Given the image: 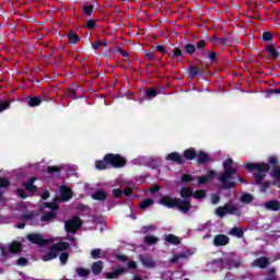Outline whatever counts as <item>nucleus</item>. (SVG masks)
Instances as JSON below:
<instances>
[{"label": "nucleus", "instance_id": "1", "mask_svg": "<svg viewBox=\"0 0 280 280\" xmlns=\"http://www.w3.org/2000/svg\"><path fill=\"white\" fill-rule=\"evenodd\" d=\"M246 170L254 173L256 184L259 185L260 191H266V189L270 188V185H276V187L280 188V166L276 167L272 173L271 177L273 182L266 180L268 176V172L270 171V165L267 163H250L247 162L245 164Z\"/></svg>", "mask_w": 280, "mask_h": 280}, {"label": "nucleus", "instance_id": "2", "mask_svg": "<svg viewBox=\"0 0 280 280\" xmlns=\"http://www.w3.org/2000/svg\"><path fill=\"white\" fill-rule=\"evenodd\" d=\"M224 172L219 176V180L225 189L230 187H235V182H233V176H235L236 171L233 168V160L228 159L223 162Z\"/></svg>", "mask_w": 280, "mask_h": 280}, {"label": "nucleus", "instance_id": "3", "mask_svg": "<svg viewBox=\"0 0 280 280\" xmlns=\"http://www.w3.org/2000/svg\"><path fill=\"white\" fill-rule=\"evenodd\" d=\"M108 165L113 167H124L126 165V159L120 155L107 154L103 161H96V170H107Z\"/></svg>", "mask_w": 280, "mask_h": 280}, {"label": "nucleus", "instance_id": "4", "mask_svg": "<svg viewBox=\"0 0 280 280\" xmlns=\"http://www.w3.org/2000/svg\"><path fill=\"white\" fill-rule=\"evenodd\" d=\"M160 205H163V207H168V209H172L174 207H177L179 211L183 213H187L191 209V203L187 200H180L172 197H162L160 199Z\"/></svg>", "mask_w": 280, "mask_h": 280}, {"label": "nucleus", "instance_id": "5", "mask_svg": "<svg viewBox=\"0 0 280 280\" xmlns=\"http://www.w3.org/2000/svg\"><path fill=\"white\" fill-rule=\"evenodd\" d=\"M213 176H215V172L210 171L207 175L201 177H192L191 175L184 174L182 176L183 183H191V185H205L207 183H211L213 180Z\"/></svg>", "mask_w": 280, "mask_h": 280}, {"label": "nucleus", "instance_id": "6", "mask_svg": "<svg viewBox=\"0 0 280 280\" xmlns=\"http://www.w3.org/2000/svg\"><path fill=\"white\" fill-rule=\"evenodd\" d=\"M67 248H69V243L67 242H61L52 245L50 253L43 256V261H51V259H56V257H58L57 253L60 250H67Z\"/></svg>", "mask_w": 280, "mask_h": 280}, {"label": "nucleus", "instance_id": "7", "mask_svg": "<svg viewBox=\"0 0 280 280\" xmlns=\"http://www.w3.org/2000/svg\"><path fill=\"white\" fill-rule=\"evenodd\" d=\"M215 213L217 215H219V218H224L226 213H231L232 215H241L242 211L240 210V208H237V206L225 205L224 207L218 208Z\"/></svg>", "mask_w": 280, "mask_h": 280}, {"label": "nucleus", "instance_id": "8", "mask_svg": "<svg viewBox=\"0 0 280 280\" xmlns=\"http://www.w3.org/2000/svg\"><path fill=\"white\" fill-rule=\"evenodd\" d=\"M67 233H77L82 226V221L80 218L74 217L71 220H68L65 224Z\"/></svg>", "mask_w": 280, "mask_h": 280}, {"label": "nucleus", "instance_id": "9", "mask_svg": "<svg viewBox=\"0 0 280 280\" xmlns=\"http://www.w3.org/2000/svg\"><path fill=\"white\" fill-rule=\"evenodd\" d=\"M0 250L2 257H8L10 253H19V250H21V243L13 242L12 244L9 245H2L0 246Z\"/></svg>", "mask_w": 280, "mask_h": 280}, {"label": "nucleus", "instance_id": "10", "mask_svg": "<svg viewBox=\"0 0 280 280\" xmlns=\"http://www.w3.org/2000/svg\"><path fill=\"white\" fill-rule=\"evenodd\" d=\"M59 191H60V200L62 202H67L71 200V198H73V192L71 191V188L61 186Z\"/></svg>", "mask_w": 280, "mask_h": 280}, {"label": "nucleus", "instance_id": "11", "mask_svg": "<svg viewBox=\"0 0 280 280\" xmlns=\"http://www.w3.org/2000/svg\"><path fill=\"white\" fill-rule=\"evenodd\" d=\"M26 240H28V242H32V244H47V241L43 238V235L40 234H28L26 236Z\"/></svg>", "mask_w": 280, "mask_h": 280}, {"label": "nucleus", "instance_id": "12", "mask_svg": "<svg viewBox=\"0 0 280 280\" xmlns=\"http://www.w3.org/2000/svg\"><path fill=\"white\" fill-rule=\"evenodd\" d=\"M229 242H230L229 236H226L224 234L217 235L213 240L214 246H226V244H229Z\"/></svg>", "mask_w": 280, "mask_h": 280}, {"label": "nucleus", "instance_id": "13", "mask_svg": "<svg viewBox=\"0 0 280 280\" xmlns=\"http://www.w3.org/2000/svg\"><path fill=\"white\" fill-rule=\"evenodd\" d=\"M124 272H126V268H118L112 272L105 273V277H106V279H118V277H121V275H124Z\"/></svg>", "mask_w": 280, "mask_h": 280}, {"label": "nucleus", "instance_id": "14", "mask_svg": "<svg viewBox=\"0 0 280 280\" xmlns=\"http://www.w3.org/2000/svg\"><path fill=\"white\" fill-rule=\"evenodd\" d=\"M266 51L269 58H279V48H277V46L270 44L266 46Z\"/></svg>", "mask_w": 280, "mask_h": 280}, {"label": "nucleus", "instance_id": "15", "mask_svg": "<svg viewBox=\"0 0 280 280\" xmlns=\"http://www.w3.org/2000/svg\"><path fill=\"white\" fill-rule=\"evenodd\" d=\"M269 261L266 257H260L258 259H255L252 264L254 268H266L268 266Z\"/></svg>", "mask_w": 280, "mask_h": 280}, {"label": "nucleus", "instance_id": "16", "mask_svg": "<svg viewBox=\"0 0 280 280\" xmlns=\"http://www.w3.org/2000/svg\"><path fill=\"white\" fill-rule=\"evenodd\" d=\"M266 209H269L271 211H279L280 209V202L279 200H270L265 203Z\"/></svg>", "mask_w": 280, "mask_h": 280}, {"label": "nucleus", "instance_id": "17", "mask_svg": "<svg viewBox=\"0 0 280 280\" xmlns=\"http://www.w3.org/2000/svg\"><path fill=\"white\" fill-rule=\"evenodd\" d=\"M166 161H174L175 163H183V156H180V154H178V152H174V153H170L166 156Z\"/></svg>", "mask_w": 280, "mask_h": 280}, {"label": "nucleus", "instance_id": "18", "mask_svg": "<svg viewBox=\"0 0 280 280\" xmlns=\"http://www.w3.org/2000/svg\"><path fill=\"white\" fill-rule=\"evenodd\" d=\"M36 180V178L32 177L28 183H26L24 185L26 191H28L30 194H34V191H36V187L34 186V182Z\"/></svg>", "mask_w": 280, "mask_h": 280}, {"label": "nucleus", "instance_id": "19", "mask_svg": "<svg viewBox=\"0 0 280 280\" xmlns=\"http://www.w3.org/2000/svg\"><path fill=\"white\" fill-rule=\"evenodd\" d=\"M56 220V212L50 211L42 217V222H54Z\"/></svg>", "mask_w": 280, "mask_h": 280}, {"label": "nucleus", "instance_id": "20", "mask_svg": "<svg viewBox=\"0 0 280 280\" xmlns=\"http://www.w3.org/2000/svg\"><path fill=\"white\" fill-rule=\"evenodd\" d=\"M141 262L143 266H145V268H154L155 266L154 259L150 257H141Z\"/></svg>", "mask_w": 280, "mask_h": 280}, {"label": "nucleus", "instance_id": "21", "mask_svg": "<svg viewBox=\"0 0 280 280\" xmlns=\"http://www.w3.org/2000/svg\"><path fill=\"white\" fill-rule=\"evenodd\" d=\"M103 269H104V265L102 264V261H96L92 266V272L94 275H100V272H102Z\"/></svg>", "mask_w": 280, "mask_h": 280}, {"label": "nucleus", "instance_id": "22", "mask_svg": "<svg viewBox=\"0 0 280 280\" xmlns=\"http://www.w3.org/2000/svg\"><path fill=\"white\" fill-rule=\"evenodd\" d=\"M196 156L198 163H207L209 161V155L205 152H198Z\"/></svg>", "mask_w": 280, "mask_h": 280}, {"label": "nucleus", "instance_id": "23", "mask_svg": "<svg viewBox=\"0 0 280 280\" xmlns=\"http://www.w3.org/2000/svg\"><path fill=\"white\" fill-rule=\"evenodd\" d=\"M196 151L194 149H187L185 152H184V156L185 159H188V161H192V159H196Z\"/></svg>", "mask_w": 280, "mask_h": 280}, {"label": "nucleus", "instance_id": "24", "mask_svg": "<svg viewBox=\"0 0 280 280\" xmlns=\"http://www.w3.org/2000/svg\"><path fill=\"white\" fill-rule=\"evenodd\" d=\"M92 198L94 200H106V194L102 190H96L93 195Z\"/></svg>", "mask_w": 280, "mask_h": 280}, {"label": "nucleus", "instance_id": "25", "mask_svg": "<svg viewBox=\"0 0 280 280\" xmlns=\"http://www.w3.org/2000/svg\"><path fill=\"white\" fill-rule=\"evenodd\" d=\"M40 102H43V100H40V97H32V98L27 100V104L31 107L40 106Z\"/></svg>", "mask_w": 280, "mask_h": 280}, {"label": "nucleus", "instance_id": "26", "mask_svg": "<svg viewBox=\"0 0 280 280\" xmlns=\"http://www.w3.org/2000/svg\"><path fill=\"white\" fill-rule=\"evenodd\" d=\"M180 196H182V198H189V196H194V190H191L188 187H184L180 190Z\"/></svg>", "mask_w": 280, "mask_h": 280}, {"label": "nucleus", "instance_id": "27", "mask_svg": "<svg viewBox=\"0 0 280 280\" xmlns=\"http://www.w3.org/2000/svg\"><path fill=\"white\" fill-rule=\"evenodd\" d=\"M159 242V237L156 236H145L144 237V244H148L149 246H152Z\"/></svg>", "mask_w": 280, "mask_h": 280}, {"label": "nucleus", "instance_id": "28", "mask_svg": "<svg viewBox=\"0 0 280 280\" xmlns=\"http://www.w3.org/2000/svg\"><path fill=\"white\" fill-rule=\"evenodd\" d=\"M165 240L170 243V244H180V238L174 236L173 234H168L165 236Z\"/></svg>", "mask_w": 280, "mask_h": 280}, {"label": "nucleus", "instance_id": "29", "mask_svg": "<svg viewBox=\"0 0 280 280\" xmlns=\"http://www.w3.org/2000/svg\"><path fill=\"white\" fill-rule=\"evenodd\" d=\"M230 235H233L234 237H242L244 235V231H242L240 228H233L230 231Z\"/></svg>", "mask_w": 280, "mask_h": 280}, {"label": "nucleus", "instance_id": "30", "mask_svg": "<svg viewBox=\"0 0 280 280\" xmlns=\"http://www.w3.org/2000/svg\"><path fill=\"white\" fill-rule=\"evenodd\" d=\"M241 202H244L245 205H248V202H253V195H250V194H243L241 196Z\"/></svg>", "mask_w": 280, "mask_h": 280}, {"label": "nucleus", "instance_id": "31", "mask_svg": "<svg viewBox=\"0 0 280 280\" xmlns=\"http://www.w3.org/2000/svg\"><path fill=\"white\" fill-rule=\"evenodd\" d=\"M154 205V200L145 199L140 203V209H148V207H152Z\"/></svg>", "mask_w": 280, "mask_h": 280}, {"label": "nucleus", "instance_id": "32", "mask_svg": "<svg viewBox=\"0 0 280 280\" xmlns=\"http://www.w3.org/2000/svg\"><path fill=\"white\" fill-rule=\"evenodd\" d=\"M68 40L69 43H71L72 45H75V43H78V40H80V37H78V35H75V33H70L68 35Z\"/></svg>", "mask_w": 280, "mask_h": 280}, {"label": "nucleus", "instance_id": "33", "mask_svg": "<svg viewBox=\"0 0 280 280\" xmlns=\"http://www.w3.org/2000/svg\"><path fill=\"white\" fill-rule=\"evenodd\" d=\"M91 257L93 259H100L101 257H104V255H102V249H93L91 252Z\"/></svg>", "mask_w": 280, "mask_h": 280}, {"label": "nucleus", "instance_id": "34", "mask_svg": "<svg viewBox=\"0 0 280 280\" xmlns=\"http://www.w3.org/2000/svg\"><path fill=\"white\" fill-rule=\"evenodd\" d=\"M58 202H60V199H55L52 202L47 203V209H51L52 211H56L58 209Z\"/></svg>", "mask_w": 280, "mask_h": 280}, {"label": "nucleus", "instance_id": "35", "mask_svg": "<svg viewBox=\"0 0 280 280\" xmlns=\"http://www.w3.org/2000/svg\"><path fill=\"white\" fill-rule=\"evenodd\" d=\"M100 47H106V40L98 39L95 44L92 45V48L97 50Z\"/></svg>", "mask_w": 280, "mask_h": 280}, {"label": "nucleus", "instance_id": "36", "mask_svg": "<svg viewBox=\"0 0 280 280\" xmlns=\"http://www.w3.org/2000/svg\"><path fill=\"white\" fill-rule=\"evenodd\" d=\"M156 95H159V92L156 90H154V89H150L147 92V97L149 100H153V97H156Z\"/></svg>", "mask_w": 280, "mask_h": 280}, {"label": "nucleus", "instance_id": "37", "mask_svg": "<svg viewBox=\"0 0 280 280\" xmlns=\"http://www.w3.org/2000/svg\"><path fill=\"white\" fill-rule=\"evenodd\" d=\"M10 104H12L11 101L1 102L0 103V113H3V110H8V108H10Z\"/></svg>", "mask_w": 280, "mask_h": 280}, {"label": "nucleus", "instance_id": "38", "mask_svg": "<svg viewBox=\"0 0 280 280\" xmlns=\"http://www.w3.org/2000/svg\"><path fill=\"white\" fill-rule=\"evenodd\" d=\"M192 196L194 198L200 199V198H205L207 194L205 192V190H197L192 192Z\"/></svg>", "mask_w": 280, "mask_h": 280}, {"label": "nucleus", "instance_id": "39", "mask_svg": "<svg viewBox=\"0 0 280 280\" xmlns=\"http://www.w3.org/2000/svg\"><path fill=\"white\" fill-rule=\"evenodd\" d=\"M77 275H79V277H89V270L79 268V269H77Z\"/></svg>", "mask_w": 280, "mask_h": 280}, {"label": "nucleus", "instance_id": "40", "mask_svg": "<svg viewBox=\"0 0 280 280\" xmlns=\"http://www.w3.org/2000/svg\"><path fill=\"white\" fill-rule=\"evenodd\" d=\"M184 257H187V255H185V254L175 255V256L171 259V262H172V264H176V261H178V259H183Z\"/></svg>", "mask_w": 280, "mask_h": 280}, {"label": "nucleus", "instance_id": "41", "mask_svg": "<svg viewBox=\"0 0 280 280\" xmlns=\"http://www.w3.org/2000/svg\"><path fill=\"white\" fill-rule=\"evenodd\" d=\"M185 49H186L187 54H194L196 51V46L188 44V45H186Z\"/></svg>", "mask_w": 280, "mask_h": 280}, {"label": "nucleus", "instance_id": "42", "mask_svg": "<svg viewBox=\"0 0 280 280\" xmlns=\"http://www.w3.org/2000/svg\"><path fill=\"white\" fill-rule=\"evenodd\" d=\"M59 259H60L61 264H67V260L69 259V254L68 253H62L59 256Z\"/></svg>", "mask_w": 280, "mask_h": 280}, {"label": "nucleus", "instance_id": "43", "mask_svg": "<svg viewBox=\"0 0 280 280\" xmlns=\"http://www.w3.org/2000/svg\"><path fill=\"white\" fill-rule=\"evenodd\" d=\"M10 186V180L5 178H0V189L3 187H9Z\"/></svg>", "mask_w": 280, "mask_h": 280}, {"label": "nucleus", "instance_id": "44", "mask_svg": "<svg viewBox=\"0 0 280 280\" xmlns=\"http://www.w3.org/2000/svg\"><path fill=\"white\" fill-rule=\"evenodd\" d=\"M262 39H264V40H272V33H270V32H265V33L262 34Z\"/></svg>", "mask_w": 280, "mask_h": 280}, {"label": "nucleus", "instance_id": "45", "mask_svg": "<svg viewBox=\"0 0 280 280\" xmlns=\"http://www.w3.org/2000/svg\"><path fill=\"white\" fill-rule=\"evenodd\" d=\"M88 30H95V21L94 20H89L86 23Z\"/></svg>", "mask_w": 280, "mask_h": 280}, {"label": "nucleus", "instance_id": "46", "mask_svg": "<svg viewBox=\"0 0 280 280\" xmlns=\"http://www.w3.org/2000/svg\"><path fill=\"white\" fill-rule=\"evenodd\" d=\"M144 58H145V60H154V58H155L154 52H152V51L145 52Z\"/></svg>", "mask_w": 280, "mask_h": 280}, {"label": "nucleus", "instance_id": "47", "mask_svg": "<svg viewBox=\"0 0 280 280\" xmlns=\"http://www.w3.org/2000/svg\"><path fill=\"white\" fill-rule=\"evenodd\" d=\"M54 172H56V174H58V172H60V167H58V166L48 167V174H54Z\"/></svg>", "mask_w": 280, "mask_h": 280}, {"label": "nucleus", "instance_id": "48", "mask_svg": "<svg viewBox=\"0 0 280 280\" xmlns=\"http://www.w3.org/2000/svg\"><path fill=\"white\" fill-rule=\"evenodd\" d=\"M266 280H277V277H275V269L269 270V276Z\"/></svg>", "mask_w": 280, "mask_h": 280}, {"label": "nucleus", "instance_id": "49", "mask_svg": "<svg viewBox=\"0 0 280 280\" xmlns=\"http://www.w3.org/2000/svg\"><path fill=\"white\" fill-rule=\"evenodd\" d=\"M84 14H93V5L83 8Z\"/></svg>", "mask_w": 280, "mask_h": 280}, {"label": "nucleus", "instance_id": "50", "mask_svg": "<svg viewBox=\"0 0 280 280\" xmlns=\"http://www.w3.org/2000/svg\"><path fill=\"white\" fill-rule=\"evenodd\" d=\"M155 230L156 228H154V225H148L142 229V232L148 233L149 231H155Z\"/></svg>", "mask_w": 280, "mask_h": 280}, {"label": "nucleus", "instance_id": "51", "mask_svg": "<svg viewBox=\"0 0 280 280\" xmlns=\"http://www.w3.org/2000/svg\"><path fill=\"white\" fill-rule=\"evenodd\" d=\"M211 202H212V205H218V202H220V196L212 195Z\"/></svg>", "mask_w": 280, "mask_h": 280}, {"label": "nucleus", "instance_id": "52", "mask_svg": "<svg viewBox=\"0 0 280 280\" xmlns=\"http://www.w3.org/2000/svg\"><path fill=\"white\" fill-rule=\"evenodd\" d=\"M18 266H27V259L25 258L18 259Z\"/></svg>", "mask_w": 280, "mask_h": 280}, {"label": "nucleus", "instance_id": "53", "mask_svg": "<svg viewBox=\"0 0 280 280\" xmlns=\"http://www.w3.org/2000/svg\"><path fill=\"white\" fill-rule=\"evenodd\" d=\"M18 196L20 198H27V195L23 191V189H18Z\"/></svg>", "mask_w": 280, "mask_h": 280}, {"label": "nucleus", "instance_id": "54", "mask_svg": "<svg viewBox=\"0 0 280 280\" xmlns=\"http://www.w3.org/2000/svg\"><path fill=\"white\" fill-rule=\"evenodd\" d=\"M173 56L180 57V56H183V51H180L179 48H175V49L173 50Z\"/></svg>", "mask_w": 280, "mask_h": 280}, {"label": "nucleus", "instance_id": "55", "mask_svg": "<svg viewBox=\"0 0 280 280\" xmlns=\"http://www.w3.org/2000/svg\"><path fill=\"white\" fill-rule=\"evenodd\" d=\"M113 195H114V198H119V196H121V190L120 189H114Z\"/></svg>", "mask_w": 280, "mask_h": 280}, {"label": "nucleus", "instance_id": "56", "mask_svg": "<svg viewBox=\"0 0 280 280\" xmlns=\"http://www.w3.org/2000/svg\"><path fill=\"white\" fill-rule=\"evenodd\" d=\"M205 45H207V43L203 39L198 42L197 43V49H202L205 47Z\"/></svg>", "mask_w": 280, "mask_h": 280}, {"label": "nucleus", "instance_id": "57", "mask_svg": "<svg viewBox=\"0 0 280 280\" xmlns=\"http://www.w3.org/2000/svg\"><path fill=\"white\" fill-rule=\"evenodd\" d=\"M156 49H158V51H160V54H165V52H166L165 46H163V45H159V46L156 47Z\"/></svg>", "mask_w": 280, "mask_h": 280}, {"label": "nucleus", "instance_id": "58", "mask_svg": "<svg viewBox=\"0 0 280 280\" xmlns=\"http://www.w3.org/2000/svg\"><path fill=\"white\" fill-rule=\"evenodd\" d=\"M190 75H198V68L196 67L190 68Z\"/></svg>", "mask_w": 280, "mask_h": 280}, {"label": "nucleus", "instance_id": "59", "mask_svg": "<svg viewBox=\"0 0 280 280\" xmlns=\"http://www.w3.org/2000/svg\"><path fill=\"white\" fill-rule=\"evenodd\" d=\"M124 194H125V196H130V194H132V188H130V187L125 188Z\"/></svg>", "mask_w": 280, "mask_h": 280}, {"label": "nucleus", "instance_id": "60", "mask_svg": "<svg viewBox=\"0 0 280 280\" xmlns=\"http://www.w3.org/2000/svg\"><path fill=\"white\" fill-rule=\"evenodd\" d=\"M269 163H270L271 165H277V158H276V156L269 158Z\"/></svg>", "mask_w": 280, "mask_h": 280}, {"label": "nucleus", "instance_id": "61", "mask_svg": "<svg viewBox=\"0 0 280 280\" xmlns=\"http://www.w3.org/2000/svg\"><path fill=\"white\" fill-rule=\"evenodd\" d=\"M150 191H151V194H156V191H159V186H152L150 188Z\"/></svg>", "mask_w": 280, "mask_h": 280}, {"label": "nucleus", "instance_id": "62", "mask_svg": "<svg viewBox=\"0 0 280 280\" xmlns=\"http://www.w3.org/2000/svg\"><path fill=\"white\" fill-rule=\"evenodd\" d=\"M128 268H137V262H135V261H130V262H128Z\"/></svg>", "mask_w": 280, "mask_h": 280}, {"label": "nucleus", "instance_id": "63", "mask_svg": "<svg viewBox=\"0 0 280 280\" xmlns=\"http://www.w3.org/2000/svg\"><path fill=\"white\" fill-rule=\"evenodd\" d=\"M48 197H49V191H44L42 195L43 200H47Z\"/></svg>", "mask_w": 280, "mask_h": 280}, {"label": "nucleus", "instance_id": "64", "mask_svg": "<svg viewBox=\"0 0 280 280\" xmlns=\"http://www.w3.org/2000/svg\"><path fill=\"white\" fill-rule=\"evenodd\" d=\"M117 259H119L120 261H126V256L117 255Z\"/></svg>", "mask_w": 280, "mask_h": 280}]
</instances>
